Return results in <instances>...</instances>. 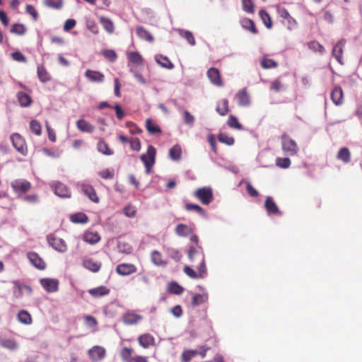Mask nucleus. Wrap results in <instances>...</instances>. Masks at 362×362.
Segmentation results:
<instances>
[{"mask_svg": "<svg viewBox=\"0 0 362 362\" xmlns=\"http://www.w3.org/2000/svg\"><path fill=\"white\" fill-rule=\"evenodd\" d=\"M216 111L221 115H226L228 112V101L227 99H223L218 103L216 107Z\"/></svg>", "mask_w": 362, "mask_h": 362, "instance_id": "obj_43", "label": "nucleus"}, {"mask_svg": "<svg viewBox=\"0 0 362 362\" xmlns=\"http://www.w3.org/2000/svg\"><path fill=\"white\" fill-rule=\"evenodd\" d=\"M197 354V350H185L182 354L181 360L182 362H189Z\"/></svg>", "mask_w": 362, "mask_h": 362, "instance_id": "obj_47", "label": "nucleus"}, {"mask_svg": "<svg viewBox=\"0 0 362 362\" xmlns=\"http://www.w3.org/2000/svg\"><path fill=\"white\" fill-rule=\"evenodd\" d=\"M168 291L170 293L180 295L184 291V288L176 282H171L168 286Z\"/></svg>", "mask_w": 362, "mask_h": 362, "instance_id": "obj_45", "label": "nucleus"}, {"mask_svg": "<svg viewBox=\"0 0 362 362\" xmlns=\"http://www.w3.org/2000/svg\"><path fill=\"white\" fill-rule=\"evenodd\" d=\"M183 120L186 124L193 126L195 122V117L191 115L189 111L185 110L183 112Z\"/></svg>", "mask_w": 362, "mask_h": 362, "instance_id": "obj_57", "label": "nucleus"}, {"mask_svg": "<svg viewBox=\"0 0 362 362\" xmlns=\"http://www.w3.org/2000/svg\"><path fill=\"white\" fill-rule=\"evenodd\" d=\"M127 57L129 61L136 66L144 64V59L138 52H129Z\"/></svg>", "mask_w": 362, "mask_h": 362, "instance_id": "obj_30", "label": "nucleus"}, {"mask_svg": "<svg viewBox=\"0 0 362 362\" xmlns=\"http://www.w3.org/2000/svg\"><path fill=\"white\" fill-rule=\"evenodd\" d=\"M136 34L140 38L146 41L152 42L153 40L152 35L141 26L136 28Z\"/></svg>", "mask_w": 362, "mask_h": 362, "instance_id": "obj_37", "label": "nucleus"}, {"mask_svg": "<svg viewBox=\"0 0 362 362\" xmlns=\"http://www.w3.org/2000/svg\"><path fill=\"white\" fill-rule=\"evenodd\" d=\"M15 193L21 194L27 192L31 188V183L26 180L16 179L11 182Z\"/></svg>", "mask_w": 362, "mask_h": 362, "instance_id": "obj_5", "label": "nucleus"}, {"mask_svg": "<svg viewBox=\"0 0 362 362\" xmlns=\"http://www.w3.org/2000/svg\"><path fill=\"white\" fill-rule=\"evenodd\" d=\"M185 209L187 211H192L194 210L199 214L202 216H205V211L199 205L194 204H187L185 205Z\"/></svg>", "mask_w": 362, "mask_h": 362, "instance_id": "obj_59", "label": "nucleus"}, {"mask_svg": "<svg viewBox=\"0 0 362 362\" xmlns=\"http://www.w3.org/2000/svg\"><path fill=\"white\" fill-rule=\"evenodd\" d=\"M259 16L262 18L264 24L268 28H271L272 23L269 15L264 10H260L259 12Z\"/></svg>", "mask_w": 362, "mask_h": 362, "instance_id": "obj_50", "label": "nucleus"}, {"mask_svg": "<svg viewBox=\"0 0 362 362\" xmlns=\"http://www.w3.org/2000/svg\"><path fill=\"white\" fill-rule=\"evenodd\" d=\"M80 190L86 195L92 202L95 203L99 202V198L97 196L95 189L89 184L81 182L77 184Z\"/></svg>", "mask_w": 362, "mask_h": 362, "instance_id": "obj_7", "label": "nucleus"}, {"mask_svg": "<svg viewBox=\"0 0 362 362\" xmlns=\"http://www.w3.org/2000/svg\"><path fill=\"white\" fill-rule=\"evenodd\" d=\"M40 282L47 293H54L59 290V282L57 279L43 278L40 280Z\"/></svg>", "mask_w": 362, "mask_h": 362, "instance_id": "obj_8", "label": "nucleus"}, {"mask_svg": "<svg viewBox=\"0 0 362 362\" xmlns=\"http://www.w3.org/2000/svg\"><path fill=\"white\" fill-rule=\"evenodd\" d=\"M97 149L100 153L105 156H111L114 153V151L109 148L108 144L103 140L98 142Z\"/></svg>", "mask_w": 362, "mask_h": 362, "instance_id": "obj_33", "label": "nucleus"}, {"mask_svg": "<svg viewBox=\"0 0 362 362\" xmlns=\"http://www.w3.org/2000/svg\"><path fill=\"white\" fill-rule=\"evenodd\" d=\"M337 158L345 163H349L351 158V153L349 148L346 147L341 148L337 153Z\"/></svg>", "mask_w": 362, "mask_h": 362, "instance_id": "obj_39", "label": "nucleus"}, {"mask_svg": "<svg viewBox=\"0 0 362 362\" xmlns=\"http://www.w3.org/2000/svg\"><path fill=\"white\" fill-rule=\"evenodd\" d=\"M276 165L281 168H288L291 165V160L288 158H276Z\"/></svg>", "mask_w": 362, "mask_h": 362, "instance_id": "obj_52", "label": "nucleus"}, {"mask_svg": "<svg viewBox=\"0 0 362 362\" xmlns=\"http://www.w3.org/2000/svg\"><path fill=\"white\" fill-rule=\"evenodd\" d=\"M166 252L168 256H170L172 259H175V261H179L181 259V254L175 248L169 247L167 249Z\"/></svg>", "mask_w": 362, "mask_h": 362, "instance_id": "obj_56", "label": "nucleus"}, {"mask_svg": "<svg viewBox=\"0 0 362 362\" xmlns=\"http://www.w3.org/2000/svg\"><path fill=\"white\" fill-rule=\"evenodd\" d=\"M199 256L201 257L200 264L199 267L197 268L199 277L203 278L206 274V267L205 264V256L204 255H202L201 252L199 253Z\"/></svg>", "mask_w": 362, "mask_h": 362, "instance_id": "obj_44", "label": "nucleus"}, {"mask_svg": "<svg viewBox=\"0 0 362 362\" xmlns=\"http://www.w3.org/2000/svg\"><path fill=\"white\" fill-rule=\"evenodd\" d=\"M49 185L57 196L62 198H69L71 197V190L64 183L59 181H52Z\"/></svg>", "mask_w": 362, "mask_h": 362, "instance_id": "obj_3", "label": "nucleus"}, {"mask_svg": "<svg viewBox=\"0 0 362 362\" xmlns=\"http://www.w3.org/2000/svg\"><path fill=\"white\" fill-rule=\"evenodd\" d=\"M70 220L73 223H86L88 222V216L83 213H77L72 214L70 217Z\"/></svg>", "mask_w": 362, "mask_h": 362, "instance_id": "obj_41", "label": "nucleus"}, {"mask_svg": "<svg viewBox=\"0 0 362 362\" xmlns=\"http://www.w3.org/2000/svg\"><path fill=\"white\" fill-rule=\"evenodd\" d=\"M85 76L91 82L102 83L105 76L100 71L88 69L85 72Z\"/></svg>", "mask_w": 362, "mask_h": 362, "instance_id": "obj_15", "label": "nucleus"}, {"mask_svg": "<svg viewBox=\"0 0 362 362\" xmlns=\"http://www.w3.org/2000/svg\"><path fill=\"white\" fill-rule=\"evenodd\" d=\"M28 258L30 262L38 269H45L46 267L45 262L35 252H28Z\"/></svg>", "mask_w": 362, "mask_h": 362, "instance_id": "obj_10", "label": "nucleus"}, {"mask_svg": "<svg viewBox=\"0 0 362 362\" xmlns=\"http://www.w3.org/2000/svg\"><path fill=\"white\" fill-rule=\"evenodd\" d=\"M241 25L244 29L250 30L254 34L257 33V30L252 20L249 18H244L241 21Z\"/></svg>", "mask_w": 362, "mask_h": 362, "instance_id": "obj_40", "label": "nucleus"}, {"mask_svg": "<svg viewBox=\"0 0 362 362\" xmlns=\"http://www.w3.org/2000/svg\"><path fill=\"white\" fill-rule=\"evenodd\" d=\"M83 266L93 272H97L100 270L101 264L91 258H86L83 260Z\"/></svg>", "mask_w": 362, "mask_h": 362, "instance_id": "obj_20", "label": "nucleus"}, {"mask_svg": "<svg viewBox=\"0 0 362 362\" xmlns=\"http://www.w3.org/2000/svg\"><path fill=\"white\" fill-rule=\"evenodd\" d=\"M142 319L143 317L141 315L133 313H127L123 316V321L126 325L136 324Z\"/></svg>", "mask_w": 362, "mask_h": 362, "instance_id": "obj_21", "label": "nucleus"}, {"mask_svg": "<svg viewBox=\"0 0 362 362\" xmlns=\"http://www.w3.org/2000/svg\"><path fill=\"white\" fill-rule=\"evenodd\" d=\"M177 32H178L179 35L181 37H184L189 42V44L190 45H192V46L195 45V44H196L195 39L194 37L193 34L190 31L185 30L182 29H178Z\"/></svg>", "mask_w": 362, "mask_h": 362, "instance_id": "obj_38", "label": "nucleus"}, {"mask_svg": "<svg viewBox=\"0 0 362 362\" xmlns=\"http://www.w3.org/2000/svg\"><path fill=\"white\" fill-rule=\"evenodd\" d=\"M133 349L131 348L124 347L121 351V357L123 361L126 362H131L133 361L132 358Z\"/></svg>", "mask_w": 362, "mask_h": 362, "instance_id": "obj_48", "label": "nucleus"}, {"mask_svg": "<svg viewBox=\"0 0 362 362\" xmlns=\"http://www.w3.org/2000/svg\"><path fill=\"white\" fill-rule=\"evenodd\" d=\"M77 128L83 132L92 133L95 130V127L84 119H78L76 122Z\"/></svg>", "mask_w": 362, "mask_h": 362, "instance_id": "obj_23", "label": "nucleus"}, {"mask_svg": "<svg viewBox=\"0 0 362 362\" xmlns=\"http://www.w3.org/2000/svg\"><path fill=\"white\" fill-rule=\"evenodd\" d=\"M12 59L18 62H26V57L19 51L13 52L11 54Z\"/></svg>", "mask_w": 362, "mask_h": 362, "instance_id": "obj_63", "label": "nucleus"}, {"mask_svg": "<svg viewBox=\"0 0 362 362\" xmlns=\"http://www.w3.org/2000/svg\"><path fill=\"white\" fill-rule=\"evenodd\" d=\"M155 59L158 64H159L162 67L172 69L174 67L173 64L169 60V59L161 54L156 55Z\"/></svg>", "mask_w": 362, "mask_h": 362, "instance_id": "obj_27", "label": "nucleus"}, {"mask_svg": "<svg viewBox=\"0 0 362 362\" xmlns=\"http://www.w3.org/2000/svg\"><path fill=\"white\" fill-rule=\"evenodd\" d=\"M218 139L220 142L231 146L234 144V139L224 133H220L218 135Z\"/></svg>", "mask_w": 362, "mask_h": 362, "instance_id": "obj_53", "label": "nucleus"}, {"mask_svg": "<svg viewBox=\"0 0 362 362\" xmlns=\"http://www.w3.org/2000/svg\"><path fill=\"white\" fill-rule=\"evenodd\" d=\"M47 240L49 244L59 252L64 253L67 250L66 244L62 238L49 235Z\"/></svg>", "mask_w": 362, "mask_h": 362, "instance_id": "obj_9", "label": "nucleus"}, {"mask_svg": "<svg viewBox=\"0 0 362 362\" xmlns=\"http://www.w3.org/2000/svg\"><path fill=\"white\" fill-rule=\"evenodd\" d=\"M18 101L21 106L22 107H28L32 103V98L30 96L23 92H18L16 95Z\"/></svg>", "mask_w": 362, "mask_h": 362, "instance_id": "obj_25", "label": "nucleus"}, {"mask_svg": "<svg viewBox=\"0 0 362 362\" xmlns=\"http://www.w3.org/2000/svg\"><path fill=\"white\" fill-rule=\"evenodd\" d=\"M308 47L310 49L315 52H319L321 54H323L325 52L324 47L317 41H312L309 42Z\"/></svg>", "mask_w": 362, "mask_h": 362, "instance_id": "obj_54", "label": "nucleus"}, {"mask_svg": "<svg viewBox=\"0 0 362 362\" xmlns=\"http://www.w3.org/2000/svg\"><path fill=\"white\" fill-rule=\"evenodd\" d=\"M151 262L156 266H165L167 262L162 259L160 252L157 250L152 251L151 254Z\"/></svg>", "mask_w": 362, "mask_h": 362, "instance_id": "obj_32", "label": "nucleus"}, {"mask_svg": "<svg viewBox=\"0 0 362 362\" xmlns=\"http://www.w3.org/2000/svg\"><path fill=\"white\" fill-rule=\"evenodd\" d=\"M26 31V28L23 24L16 23L11 28V32L17 35H23Z\"/></svg>", "mask_w": 362, "mask_h": 362, "instance_id": "obj_55", "label": "nucleus"}, {"mask_svg": "<svg viewBox=\"0 0 362 362\" xmlns=\"http://www.w3.org/2000/svg\"><path fill=\"white\" fill-rule=\"evenodd\" d=\"M100 23L103 28L110 34L112 33L115 30L113 23L107 18L101 17Z\"/></svg>", "mask_w": 362, "mask_h": 362, "instance_id": "obj_42", "label": "nucleus"}, {"mask_svg": "<svg viewBox=\"0 0 362 362\" xmlns=\"http://www.w3.org/2000/svg\"><path fill=\"white\" fill-rule=\"evenodd\" d=\"M282 150L288 156H294L298 151V147L294 140L286 135L281 138Z\"/></svg>", "mask_w": 362, "mask_h": 362, "instance_id": "obj_2", "label": "nucleus"}, {"mask_svg": "<svg viewBox=\"0 0 362 362\" xmlns=\"http://www.w3.org/2000/svg\"><path fill=\"white\" fill-rule=\"evenodd\" d=\"M88 293L95 298L106 296L110 293V289L106 286H100L88 290Z\"/></svg>", "mask_w": 362, "mask_h": 362, "instance_id": "obj_24", "label": "nucleus"}, {"mask_svg": "<svg viewBox=\"0 0 362 362\" xmlns=\"http://www.w3.org/2000/svg\"><path fill=\"white\" fill-rule=\"evenodd\" d=\"M194 195L204 204H209L213 199V192L209 187H202L197 189Z\"/></svg>", "mask_w": 362, "mask_h": 362, "instance_id": "obj_6", "label": "nucleus"}, {"mask_svg": "<svg viewBox=\"0 0 362 362\" xmlns=\"http://www.w3.org/2000/svg\"><path fill=\"white\" fill-rule=\"evenodd\" d=\"M235 98L238 100V104L240 106H249L250 105V97L247 92V88H244L239 90Z\"/></svg>", "mask_w": 362, "mask_h": 362, "instance_id": "obj_12", "label": "nucleus"}, {"mask_svg": "<svg viewBox=\"0 0 362 362\" xmlns=\"http://www.w3.org/2000/svg\"><path fill=\"white\" fill-rule=\"evenodd\" d=\"M243 9L249 13L254 12V4L252 0H242Z\"/></svg>", "mask_w": 362, "mask_h": 362, "instance_id": "obj_58", "label": "nucleus"}, {"mask_svg": "<svg viewBox=\"0 0 362 362\" xmlns=\"http://www.w3.org/2000/svg\"><path fill=\"white\" fill-rule=\"evenodd\" d=\"M192 232V228L187 225L180 223L175 228V233L177 235L187 237Z\"/></svg>", "mask_w": 362, "mask_h": 362, "instance_id": "obj_28", "label": "nucleus"}, {"mask_svg": "<svg viewBox=\"0 0 362 362\" xmlns=\"http://www.w3.org/2000/svg\"><path fill=\"white\" fill-rule=\"evenodd\" d=\"M344 45L345 40H341L334 45L332 49V55L334 57L337 61L341 64H344L342 62V54Z\"/></svg>", "mask_w": 362, "mask_h": 362, "instance_id": "obj_14", "label": "nucleus"}, {"mask_svg": "<svg viewBox=\"0 0 362 362\" xmlns=\"http://www.w3.org/2000/svg\"><path fill=\"white\" fill-rule=\"evenodd\" d=\"M207 76L210 81L215 86H222L223 82L221 78L220 73L216 68H211L207 71Z\"/></svg>", "mask_w": 362, "mask_h": 362, "instance_id": "obj_13", "label": "nucleus"}, {"mask_svg": "<svg viewBox=\"0 0 362 362\" xmlns=\"http://www.w3.org/2000/svg\"><path fill=\"white\" fill-rule=\"evenodd\" d=\"M10 139L12 145L16 150L23 156H26L28 153V148L25 139L18 133L11 134Z\"/></svg>", "mask_w": 362, "mask_h": 362, "instance_id": "obj_4", "label": "nucleus"}, {"mask_svg": "<svg viewBox=\"0 0 362 362\" xmlns=\"http://www.w3.org/2000/svg\"><path fill=\"white\" fill-rule=\"evenodd\" d=\"M30 129L31 132L37 136H40L42 133V127L40 123L35 119H33L30 122Z\"/></svg>", "mask_w": 362, "mask_h": 362, "instance_id": "obj_49", "label": "nucleus"}, {"mask_svg": "<svg viewBox=\"0 0 362 362\" xmlns=\"http://www.w3.org/2000/svg\"><path fill=\"white\" fill-rule=\"evenodd\" d=\"M208 300V294L204 292L202 294H195L192 297V305L194 307L205 303Z\"/></svg>", "mask_w": 362, "mask_h": 362, "instance_id": "obj_35", "label": "nucleus"}, {"mask_svg": "<svg viewBox=\"0 0 362 362\" xmlns=\"http://www.w3.org/2000/svg\"><path fill=\"white\" fill-rule=\"evenodd\" d=\"M146 127L147 131L151 134H155L161 132L160 128L158 125L154 124L150 119H146Z\"/></svg>", "mask_w": 362, "mask_h": 362, "instance_id": "obj_46", "label": "nucleus"}, {"mask_svg": "<svg viewBox=\"0 0 362 362\" xmlns=\"http://www.w3.org/2000/svg\"><path fill=\"white\" fill-rule=\"evenodd\" d=\"M138 341L141 346L147 349L154 344L155 339L150 334H144L139 337Z\"/></svg>", "mask_w": 362, "mask_h": 362, "instance_id": "obj_19", "label": "nucleus"}, {"mask_svg": "<svg viewBox=\"0 0 362 362\" xmlns=\"http://www.w3.org/2000/svg\"><path fill=\"white\" fill-rule=\"evenodd\" d=\"M83 239L90 244H95L100 240V237L97 233L86 232L84 233Z\"/></svg>", "mask_w": 362, "mask_h": 362, "instance_id": "obj_36", "label": "nucleus"}, {"mask_svg": "<svg viewBox=\"0 0 362 362\" xmlns=\"http://www.w3.org/2000/svg\"><path fill=\"white\" fill-rule=\"evenodd\" d=\"M331 98L332 102L337 105H340L344 101L343 91L341 87L335 86L331 93Z\"/></svg>", "mask_w": 362, "mask_h": 362, "instance_id": "obj_18", "label": "nucleus"}, {"mask_svg": "<svg viewBox=\"0 0 362 362\" xmlns=\"http://www.w3.org/2000/svg\"><path fill=\"white\" fill-rule=\"evenodd\" d=\"M131 148L134 151H139L141 149V141L138 138H132L129 139Z\"/></svg>", "mask_w": 362, "mask_h": 362, "instance_id": "obj_64", "label": "nucleus"}, {"mask_svg": "<svg viewBox=\"0 0 362 362\" xmlns=\"http://www.w3.org/2000/svg\"><path fill=\"white\" fill-rule=\"evenodd\" d=\"M117 272L122 276L129 275L136 271V267L132 264H120L116 268Z\"/></svg>", "mask_w": 362, "mask_h": 362, "instance_id": "obj_16", "label": "nucleus"}, {"mask_svg": "<svg viewBox=\"0 0 362 362\" xmlns=\"http://www.w3.org/2000/svg\"><path fill=\"white\" fill-rule=\"evenodd\" d=\"M0 346L11 351H14L18 347L17 342L14 339L8 338H0Z\"/></svg>", "mask_w": 362, "mask_h": 362, "instance_id": "obj_26", "label": "nucleus"}, {"mask_svg": "<svg viewBox=\"0 0 362 362\" xmlns=\"http://www.w3.org/2000/svg\"><path fill=\"white\" fill-rule=\"evenodd\" d=\"M264 207L267 210V212L269 215L270 214H279L281 215V212L279 211V207L274 202L273 199L271 197H267L266 198L264 202Z\"/></svg>", "mask_w": 362, "mask_h": 362, "instance_id": "obj_17", "label": "nucleus"}, {"mask_svg": "<svg viewBox=\"0 0 362 362\" xmlns=\"http://www.w3.org/2000/svg\"><path fill=\"white\" fill-rule=\"evenodd\" d=\"M37 73L39 80L42 83H46L51 80V77L46 70V69L42 66L38 65L37 68Z\"/></svg>", "mask_w": 362, "mask_h": 362, "instance_id": "obj_29", "label": "nucleus"}, {"mask_svg": "<svg viewBox=\"0 0 362 362\" xmlns=\"http://www.w3.org/2000/svg\"><path fill=\"white\" fill-rule=\"evenodd\" d=\"M182 149L178 144L175 145L169 150V156L174 161H178L181 158Z\"/></svg>", "mask_w": 362, "mask_h": 362, "instance_id": "obj_31", "label": "nucleus"}, {"mask_svg": "<svg viewBox=\"0 0 362 362\" xmlns=\"http://www.w3.org/2000/svg\"><path fill=\"white\" fill-rule=\"evenodd\" d=\"M201 252L202 255H204L203 248L201 246L197 247H190L188 250V257L192 262H194L196 260H201V257L199 253Z\"/></svg>", "mask_w": 362, "mask_h": 362, "instance_id": "obj_22", "label": "nucleus"}, {"mask_svg": "<svg viewBox=\"0 0 362 362\" xmlns=\"http://www.w3.org/2000/svg\"><path fill=\"white\" fill-rule=\"evenodd\" d=\"M17 318L18 321L24 325H30L32 323V317L30 313L24 310L18 312Z\"/></svg>", "mask_w": 362, "mask_h": 362, "instance_id": "obj_34", "label": "nucleus"}, {"mask_svg": "<svg viewBox=\"0 0 362 362\" xmlns=\"http://www.w3.org/2000/svg\"><path fill=\"white\" fill-rule=\"evenodd\" d=\"M103 55L107 58L110 62H115L117 59V54L115 51L111 49H106L103 52Z\"/></svg>", "mask_w": 362, "mask_h": 362, "instance_id": "obj_62", "label": "nucleus"}, {"mask_svg": "<svg viewBox=\"0 0 362 362\" xmlns=\"http://www.w3.org/2000/svg\"><path fill=\"white\" fill-rule=\"evenodd\" d=\"M156 154V148L153 146L149 145L148 146L146 153L142 154L141 156V160L145 165L146 172L147 174H149L151 173V168L155 163Z\"/></svg>", "mask_w": 362, "mask_h": 362, "instance_id": "obj_1", "label": "nucleus"}, {"mask_svg": "<svg viewBox=\"0 0 362 362\" xmlns=\"http://www.w3.org/2000/svg\"><path fill=\"white\" fill-rule=\"evenodd\" d=\"M88 355H89V357L93 361H100L105 356V350L104 348H103L101 346H95L92 349H89Z\"/></svg>", "mask_w": 362, "mask_h": 362, "instance_id": "obj_11", "label": "nucleus"}, {"mask_svg": "<svg viewBox=\"0 0 362 362\" xmlns=\"http://www.w3.org/2000/svg\"><path fill=\"white\" fill-rule=\"evenodd\" d=\"M228 124L230 127L233 129H243V126L241 124L238 122L236 117L233 115H230L228 119Z\"/></svg>", "mask_w": 362, "mask_h": 362, "instance_id": "obj_51", "label": "nucleus"}, {"mask_svg": "<svg viewBox=\"0 0 362 362\" xmlns=\"http://www.w3.org/2000/svg\"><path fill=\"white\" fill-rule=\"evenodd\" d=\"M45 4L47 6L55 9H59L62 6V0H45Z\"/></svg>", "mask_w": 362, "mask_h": 362, "instance_id": "obj_61", "label": "nucleus"}, {"mask_svg": "<svg viewBox=\"0 0 362 362\" xmlns=\"http://www.w3.org/2000/svg\"><path fill=\"white\" fill-rule=\"evenodd\" d=\"M261 65L264 69L275 68L277 66V63L271 59H263L261 62Z\"/></svg>", "mask_w": 362, "mask_h": 362, "instance_id": "obj_60", "label": "nucleus"}]
</instances>
